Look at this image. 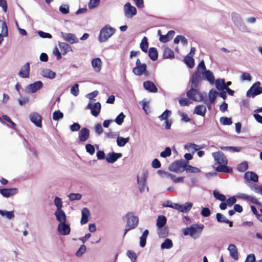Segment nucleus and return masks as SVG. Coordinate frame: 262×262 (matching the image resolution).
Wrapping results in <instances>:
<instances>
[{"label":"nucleus","mask_w":262,"mask_h":262,"mask_svg":"<svg viewBox=\"0 0 262 262\" xmlns=\"http://www.w3.org/2000/svg\"><path fill=\"white\" fill-rule=\"evenodd\" d=\"M204 226L203 224H193L189 227L184 228L182 230L184 235H190L194 239L199 237L202 233Z\"/></svg>","instance_id":"obj_1"},{"label":"nucleus","mask_w":262,"mask_h":262,"mask_svg":"<svg viewBox=\"0 0 262 262\" xmlns=\"http://www.w3.org/2000/svg\"><path fill=\"white\" fill-rule=\"evenodd\" d=\"M115 29L109 25H105L100 30L98 39L101 42H105L115 32Z\"/></svg>","instance_id":"obj_2"},{"label":"nucleus","mask_w":262,"mask_h":262,"mask_svg":"<svg viewBox=\"0 0 262 262\" xmlns=\"http://www.w3.org/2000/svg\"><path fill=\"white\" fill-rule=\"evenodd\" d=\"M127 217V223L124 236L130 230L135 229L138 226L139 223V219L137 216L133 215V212H128L126 214Z\"/></svg>","instance_id":"obj_3"},{"label":"nucleus","mask_w":262,"mask_h":262,"mask_svg":"<svg viewBox=\"0 0 262 262\" xmlns=\"http://www.w3.org/2000/svg\"><path fill=\"white\" fill-rule=\"evenodd\" d=\"M133 73L136 76L148 75L146 64L144 63H141L139 58L136 60V67L133 69Z\"/></svg>","instance_id":"obj_4"},{"label":"nucleus","mask_w":262,"mask_h":262,"mask_svg":"<svg viewBox=\"0 0 262 262\" xmlns=\"http://www.w3.org/2000/svg\"><path fill=\"white\" fill-rule=\"evenodd\" d=\"M195 88H192L189 90L186 95L187 97L195 101H201L203 99V96L202 94L200 92Z\"/></svg>","instance_id":"obj_5"},{"label":"nucleus","mask_w":262,"mask_h":262,"mask_svg":"<svg viewBox=\"0 0 262 262\" xmlns=\"http://www.w3.org/2000/svg\"><path fill=\"white\" fill-rule=\"evenodd\" d=\"M260 82H256L254 83L251 88L247 91V96L248 97H255L256 95L262 93V87L260 86Z\"/></svg>","instance_id":"obj_6"},{"label":"nucleus","mask_w":262,"mask_h":262,"mask_svg":"<svg viewBox=\"0 0 262 262\" xmlns=\"http://www.w3.org/2000/svg\"><path fill=\"white\" fill-rule=\"evenodd\" d=\"M186 163L183 161H176L169 166V169L173 172H181L184 170Z\"/></svg>","instance_id":"obj_7"},{"label":"nucleus","mask_w":262,"mask_h":262,"mask_svg":"<svg viewBox=\"0 0 262 262\" xmlns=\"http://www.w3.org/2000/svg\"><path fill=\"white\" fill-rule=\"evenodd\" d=\"M124 10L125 15L127 18H132L137 14L136 8L133 6L129 3H127L125 4Z\"/></svg>","instance_id":"obj_8"},{"label":"nucleus","mask_w":262,"mask_h":262,"mask_svg":"<svg viewBox=\"0 0 262 262\" xmlns=\"http://www.w3.org/2000/svg\"><path fill=\"white\" fill-rule=\"evenodd\" d=\"M201 72L195 71L192 75L191 80V87L198 88L202 80Z\"/></svg>","instance_id":"obj_9"},{"label":"nucleus","mask_w":262,"mask_h":262,"mask_svg":"<svg viewBox=\"0 0 262 262\" xmlns=\"http://www.w3.org/2000/svg\"><path fill=\"white\" fill-rule=\"evenodd\" d=\"M212 156L217 163L220 164H228V160L225 155L221 151L212 153Z\"/></svg>","instance_id":"obj_10"},{"label":"nucleus","mask_w":262,"mask_h":262,"mask_svg":"<svg viewBox=\"0 0 262 262\" xmlns=\"http://www.w3.org/2000/svg\"><path fill=\"white\" fill-rule=\"evenodd\" d=\"M29 118L32 122H33L36 126L41 127L42 126L41 121L42 118L40 115L37 113H32Z\"/></svg>","instance_id":"obj_11"},{"label":"nucleus","mask_w":262,"mask_h":262,"mask_svg":"<svg viewBox=\"0 0 262 262\" xmlns=\"http://www.w3.org/2000/svg\"><path fill=\"white\" fill-rule=\"evenodd\" d=\"M147 178V173L144 172L141 177V180H139V176H137V182L139 185V189L140 192H143L145 188L146 185V179Z\"/></svg>","instance_id":"obj_12"},{"label":"nucleus","mask_w":262,"mask_h":262,"mask_svg":"<svg viewBox=\"0 0 262 262\" xmlns=\"http://www.w3.org/2000/svg\"><path fill=\"white\" fill-rule=\"evenodd\" d=\"M90 130L86 127H82L79 132V140L81 142H85L90 137Z\"/></svg>","instance_id":"obj_13"},{"label":"nucleus","mask_w":262,"mask_h":262,"mask_svg":"<svg viewBox=\"0 0 262 262\" xmlns=\"http://www.w3.org/2000/svg\"><path fill=\"white\" fill-rule=\"evenodd\" d=\"M17 191L18 190L16 188H3L0 189L1 194L5 198L10 197L16 194Z\"/></svg>","instance_id":"obj_14"},{"label":"nucleus","mask_w":262,"mask_h":262,"mask_svg":"<svg viewBox=\"0 0 262 262\" xmlns=\"http://www.w3.org/2000/svg\"><path fill=\"white\" fill-rule=\"evenodd\" d=\"M58 232L63 235H69L71 232L70 226L66 223L59 224L58 226Z\"/></svg>","instance_id":"obj_15"},{"label":"nucleus","mask_w":262,"mask_h":262,"mask_svg":"<svg viewBox=\"0 0 262 262\" xmlns=\"http://www.w3.org/2000/svg\"><path fill=\"white\" fill-rule=\"evenodd\" d=\"M30 74V64L26 62L18 73V75L21 78H28Z\"/></svg>","instance_id":"obj_16"},{"label":"nucleus","mask_w":262,"mask_h":262,"mask_svg":"<svg viewBox=\"0 0 262 262\" xmlns=\"http://www.w3.org/2000/svg\"><path fill=\"white\" fill-rule=\"evenodd\" d=\"M43 86L42 82L41 81H37L33 83L28 85L27 89L32 93L36 92Z\"/></svg>","instance_id":"obj_17"},{"label":"nucleus","mask_w":262,"mask_h":262,"mask_svg":"<svg viewBox=\"0 0 262 262\" xmlns=\"http://www.w3.org/2000/svg\"><path fill=\"white\" fill-rule=\"evenodd\" d=\"M121 153H115L114 152L108 153L106 157V160L108 163H113L122 157Z\"/></svg>","instance_id":"obj_18"},{"label":"nucleus","mask_w":262,"mask_h":262,"mask_svg":"<svg viewBox=\"0 0 262 262\" xmlns=\"http://www.w3.org/2000/svg\"><path fill=\"white\" fill-rule=\"evenodd\" d=\"M54 214L59 224L66 223L67 216L63 210H56Z\"/></svg>","instance_id":"obj_19"},{"label":"nucleus","mask_w":262,"mask_h":262,"mask_svg":"<svg viewBox=\"0 0 262 262\" xmlns=\"http://www.w3.org/2000/svg\"><path fill=\"white\" fill-rule=\"evenodd\" d=\"M143 86L144 89L149 92L156 93L158 91L155 84L150 81H146L143 83Z\"/></svg>","instance_id":"obj_20"},{"label":"nucleus","mask_w":262,"mask_h":262,"mask_svg":"<svg viewBox=\"0 0 262 262\" xmlns=\"http://www.w3.org/2000/svg\"><path fill=\"white\" fill-rule=\"evenodd\" d=\"M203 78L208 81L211 84L214 83L215 79L213 74L210 70H206L202 72Z\"/></svg>","instance_id":"obj_21"},{"label":"nucleus","mask_w":262,"mask_h":262,"mask_svg":"<svg viewBox=\"0 0 262 262\" xmlns=\"http://www.w3.org/2000/svg\"><path fill=\"white\" fill-rule=\"evenodd\" d=\"M61 35L63 38L70 43H74L78 41V39L73 34L62 33Z\"/></svg>","instance_id":"obj_22"},{"label":"nucleus","mask_w":262,"mask_h":262,"mask_svg":"<svg viewBox=\"0 0 262 262\" xmlns=\"http://www.w3.org/2000/svg\"><path fill=\"white\" fill-rule=\"evenodd\" d=\"M238 197L242 199L249 201L254 204L257 205H260V203L258 201V200L255 197L251 196L250 195H248L244 193L240 194Z\"/></svg>","instance_id":"obj_23"},{"label":"nucleus","mask_w":262,"mask_h":262,"mask_svg":"<svg viewBox=\"0 0 262 262\" xmlns=\"http://www.w3.org/2000/svg\"><path fill=\"white\" fill-rule=\"evenodd\" d=\"M228 250L230 252V256L234 259L237 260L238 258L237 249L234 244H230L228 246Z\"/></svg>","instance_id":"obj_24"},{"label":"nucleus","mask_w":262,"mask_h":262,"mask_svg":"<svg viewBox=\"0 0 262 262\" xmlns=\"http://www.w3.org/2000/svg\"><path fill=\"white\" fill-rule=\"evenodd\" d=\"M81 215L80 223L83 225L88 222V218L90 215L89 210L87 208H83L81 210Z\"/></svg>","instance_id":"obj_25"},{"label":"nucleus","mask_w":262,"mask_h":262,"mask_svg":"<svg viewBox=\"0 0 262 262\" xmlns=\"http://www.w3.org/2000/svg\"><path fill=\"white\" fill-rule=\"evenodd\" d=\"M245 179L247 180L257 182L258 181V177L256 173L252 171H247L245 173Z\"/></svg>","instance_id":"obj_26"},{"label":"nucleus","mask_w":262,"mask_h":262,"mask_svg":"<svg viewBox=\"0 0 262 262\" xmlns=\"http://www.w3.org/2000/svg\"><path fill=\"white\" fill-rule=\"evenodd\" d=\"M227 164H222L219 165L215 168V170L217 172H222L225 173H232V169L227 166Z\"/></svg>","instance_id":"obj_27"},{"label":"nucleus","mask_w":262,"mask_h":262,"mask_svg":"<svg viewBox=\"0 0 262 262\" xmlns=\"http://www.w3.org/2000/svg\"><path fill=\"white\" fill-rule=\"evenodd\" d=\"M207 112L206 107L204 105H196L194 110V113L204 117Z\"/></svg>","instance_id":"obj_28"},{"label":"nucleus","mask_w":262,"mask_h":262,"mask_svg":"<svg viewBox=\"0 0 262 262\" xmlns=\"http://www.w3.org/2000/svg\"><path fill=\"white\" fill-rule=\"evenodd\" d=\"M59 47L63 55H66L69 52L72 51L71 46L66 42L59 43Z\"/></svg>","instance_id":"obj_29"},{"label":"nucleus","mask_w":262,"mask_h":262,"mask_svg":"<svg viewBox=\"0 0 262 262\" xmlns=\"http://www.w3.org/2000/svg\"><path fill=\"white\" fill-rule=\"evenodd\" d=\"M101 64L102 62L99 58H94L92 61V67L97 72H99L101 70Z\"/></svg>","instance_id":"obj_30"},{"label":"nucleus","mask_w":262,"mask_h":262,"mask_svg":"<svg viewBox=\"0 0 262 262\" xmlns=\"http://www.w3.org/2000/svg\"><path fill=\"white\" fill-rule=\"evenodd\" d=\"M41 75L45 77L53 79L55 77L56 73L49 69H46L42 71Z\"/></svg>","instance_id":"obj_31"},{"label":"nucleus","mask_w":262,"mask_h":262,"mask_svg":"<svg viewBox=\"0 0 262 262\" xmlns=\"http://www.w3.org/2000/svg\"><path fill=\"white\" fill-rule=\"evenodd\" d=\"M101 111V104L99 102H96L94 103L92 108L91 113L95 116L97 117Z\"/></svg>","instance_id":"obj_32"},{"label":"nucleus","mask_w":262,"mask_h":262,"mask_svg":"<svg viewBox=\"0 0 262 262\" xmlns=\"http://www.w3.org/2000/svg\"><path fill=\"white\" fill-rule=\"evenodd\" d=\"M163 57L165 59L173 58L174 57V52L171 49L166 47L164 50Z\"/></svg>","instance_id":"obj_33"},{"label":"nucleus","mask_w":262,"mask_h":262,"mask_svg":"<svg viewBox=\"0 0 262 262\" xmlns=\"http://www.w3.org/2000/svg\"><path fill=\"white\" fill-rule=\"evenodd\" d=\"M158 51L156 48H150L148 51V56L149 58L153 61H155L158 59Z\"/></svg>","instance_id":"obj_34"},{"label":"nucleus","mask_w":262,"mask_h":262,"mask_svg":"<svg viewBox=\"0 0 262 262\" xmlns=\"http://www.w3.org/2000/svg\"><path fill=\"white\" fill-rule=\"evenodd\" d=\"M192 207V204L191 203L186 202L184 204L180 205L179 211L182 212H187L191 209Z\"/></svg>","instance_id":"obj_35"},{"label":"nucleus","mask_w":262,"mask_h":262,"mask_svg":"<svg viewBox=\"0 0 262 262\" xmlns=\"http://www.w3.org/2000/svg\"><path fill=\"white\" fill-rule=\"evenodd\" d=\"M149 234L148 230H145L140 238V246L144 247L146 243V239Z\"/></svg>","instance_id":"obj_36"},{"label":"nucleus","mask_w":262,"mask_h":262,"mask_svg":"<svg viewBox=\"0 0 262 262\" xmlns=\"http://www.w3.org/2000/svg\"><path fill=\"white\" fill-rule=\"evenodd\" d=\"M166 223V218L164 215H159L157 221V226L158 228H161L164 226Z\"/></svg>","instance_id":"obj_37"},{"label":"nucleus","mask_w":262,"mask_h":262,"mask_svg":"<svg viewBox=\"0 0 262 262\" xmlns=\"http://www.w3.org/2000/svg\"><path fill=\"white\" fill-rule=\"evenodd\" d=\"M2 34H0V43L3 40V36H8V27L5 22L2 23Z\"/></svg>","instance_id":"obj_38"},{"label":"nucleus","mask_w":262,"mask_h":262,"mask_svg":"<svg viewBox=\"0 0 262 262\" xmlns=\"http://www.w3.org/2000/svg\"><path fill=\"white\" fill-rule=\"evenodd\" d=\"M184 62L190 68H193L194 66V60L191 56H186L184 58Z\"/></svg>","instance_id":"obj_39"},{"label":"nucleus","mask_w":262,"mask_h":262,"mask_svg":"<svg viewBox=\"0 0 262 262\" xmlns=\"http://www.w3.org/2000/svg\"><path fill=\"white\" fill-rule=\"evenodd\" d=\"M140 48L144 52H147L148 43L147 39L145 36H144L142 39L141 42L140 43Z\"/></svg>","instance_id":"obj_40"},{"label":"nucleus","mask_w":262,"mask_h":262,"mask_svg":"<svg viewBox=\"0 0 262 262\" xmlns=\"http://www.w3.org/2000/svg\"><path fill=\"white\" fill-rule=\"evenodd\" d=\"M129 141V138H123L122 137H118L117 139V145L119 147L124 146Z\"/></svg>","instance_id":"obj_41"},{"label":"nucleus","mask_w":262,"mask_h":262,"mask_svg":"<svg viewBox=\"0 0 262 262\" xmlns=\"http://www.w3.org/2000/svg\"><path fill=\"white\" fill-rule=\"evenodd\" d=\"M216 88L219 91L224 90L225 80L223 79H218L215 81Z\"/></svg>","instance_id":"obj_42"},{"label":"nucleus","mask_w":262,"mask_h":262,"mask_svg":"<svg viewBox=\"0 0 262 262\" xmlns=\"http://www.w3.org/2000/svg\"><path fill=\"white\" fill-rule=\"evenodd\" d=\"M173 246L172 241L168 238L166 239L163 243L161 245L162 249H170Z\"/></svg>","instance_id":"obj_43"},{"label":"nucleus","mask_w":262,"mask_h":262,"mask_svg":"<svg viewBox=\"0 0 262 262\" xmlns=\"http://www.w3.org/2000/svg\"><path fill=\"white\" fill-rule=\"evenodd\" d=\"M220 148L224 150H231L232 152H239L241 149V147H233V146H221Z\"/></svg>","instance_id":"obj_44"},{"label":"nucleus","mask_w":262,"mask_h":262,"mask_svg":"<svg viewBox=\"0 0 262 262\" xmlns=\"http://www.w3.org/2000/svg\"><path fill=\"white\" fill-rule=\"evenodd\" d=\"M247 184H248V186L249 187V188L252 190H253L255 192L258 193H259V192H260L261 187H260V186L257 185L256 184L251 183V182H249Z\"/></svg>","instance_id":"obj_45"},{"label":"nucleus","mask_w":262,"mask_h":262,"mask_svg":"<svg viewBox=\"0 0 262 262\" xmlns=\"http://www.w3.org/2000/svg\"><path fill=\"white\" fill-rule=\"evenodd\" d=\"M248 167V163L246 161H244L239 164L237 166V169L241 172H245Z\"/></svg>","instance_id":"obj_46"},{"label":"nucleus","mask_w":262,"mask_h":262,"mask_svg":"<svg viewBox=\"0 0 262 262\" xmlns=\"http://www.w3.org/2000/svg\"><path fill=\"white\" fill-rule=\"evenodd\" d=\"M0 214L3 216H6L8 219H12L14 217L12 211L0 210Z\"/></svg>","instance_id":"obj_47"},{"label":"nucleus","mask_w":262,"mask_h":262,"mask_svg":"<svg viewBox=\"0 0 262 262\" xmlns=\"http://www.w3.org/2000/svg\"><path fill=\"white\" fill-rule=\"evenodd\" d=\"M185 170L187 172L198 173L200 171V169L198 168L193 167L191 165H187L186 164V167H185Z\"/></svg>","instance_id":"obj_48"},{"label":"nucleus","mask_w":262,"mask_h":262,"mask_svg":"<svg viewBox=\"0 0 262 262\" xmlns=\"http://www.w3.org/2000/svg\"><path fill=\"white\" fill-rule=\"evenodd\" d=\"M54 204L57 207V210H61L62 207V201L61 199L56 196L54 200Z\"/></svg>","instance_id":"obj_49"},{"label":"nucleus","mask_w":262,"mask_h":262,"mask_svg":"<svg viewBox=\"0 0 262 262\" xmlns=\"http://www.w3.org/2000/svg\"><path fill=\"white\" fill-rule=\"evenodd\" d=\"M52 117L54 120H58L63 117V114L59 110L56 111L53 113Z\"/></svg>","instance_id":"obj_50"},{"label":"nucleus","mask_w":262,"mask_h":262,"mask_svg":"<svg viewBox=\"0 0 262 262\" xmlns=\"http://www.w3.org/2000/svg\"><path fill=\"white\" fill-rule=\"evenodd\" d=\"M221 123L225 125H229L232 123L231 118L226 117H222L220 118Z\"/></svg>","instance_id":"obj_51"},{"label":"nucleus","mask_w":262,"mask_h":262,"mask_svg":"<svg viewBox=\"0 0 262 262\" xmlns=\"http://www.w3.org/2000/svg\"><path fill=\"white\" fill-rule=\"evenodd\" d=\"M125 116L123 113H120L116 118L115 119V122L118 125H121L124 121V119Z\"/></svg>","instance_id":"obj_52"},{"label":"nucleus","mask_w":262,"mask_h":262,"mask_svg":"<svg viewBox=\"0 0 262 262\" xmlns=\"http://www.w3.org/2000/svg\"><path fill=\"white\" fill-rule=\"evenodd\" d=\"M213 195L214 198L218 200L221 201H225L226 200V197L223 194L220 193L218 191H214Z\"/></svg>","instance_id":"obj_53"},{"label":"nucleus","mask_w":262,"mask_h":262,"mask_svg":"<svg viewBox=\"0 0 262 262\" xmlns=\"http://www.w3.org/2000/svg\"><path fill=\"white\" fill-rule=\"evenodd\" d=\"M171 154V148L169 147H166L165 150L160 153V156L163 158L169 157Z\"/></svg>","instance_id":"obj_54"},{"label":"nucleus","mask_w":262,"mask_h":262,"mask_svg":"<svg viewBox=\"0 0 262 262\" xmlns=\"http://www.w3.org/2000/svg\"><path fill=\"white\" fill-rule=\"evenodd\" d=\"M170 114L171 111L166 110L160 116H159V118L161 120H167Z\"/></svg>","instance_id":"obj_55"},{"label":"nucleus","mask_w":262,"mask_h":262,"mask_svg":"<svg viewBox=\"0 0 262 262\" xmlns=\"http://www.w3.org/2000/svg\"><path fill=\"white\" fill-rule=\"evenodd\" d=\"M69 198L70 201L79 200L81 199V195L79 193H71Z\"/></svg>","instance_id":"obj_56"},{"label":"nucleus","mask_w":262,"mask_h":262,"mask_svg":"<svg viewBox=\"0 0 262 262\" xmlns=\"http://www.w3.org/2000/svg\"><path fill=\"white\" fill-rule=\"evenodd\" d=\"M158 234L161 237H165L168 234V230L167 228H160L158 231Z\"/></svg>","instance_id":"obj_57"},{"label":"nucleus","mask_w":262,"mask_h":262,"mask_svg":"<svg viewBox=\"0 0 262 262\" xmlns=\"http://www.w3.org/2000/svg\"><path fill=\"white\" fill-rule=\"evenodd\" d=\"M71 93L75 96L79 94V85L75 84L71 89Z\"/></svg>","instance_id":"obj_58"},{"label":"nucleus","mask_w":262,"mask_h":262,"mask_svg":"<svg viewBox=\"0 0 262 262\" xmlns=\"http://www.w3.org/2000/svg\"><path fill=\"white\" fill-rule=\"evenodd\" d=\"M86 151L89 152L91 155H93L95 151L94 146L91 144H87L85 145Z\"/></svg>","instance_id":"obj_59"},{"label":"nucleus","mask_w":262,"mask_h":262,"mask_svg":"<svg viewBox=\"0 0 262 262\" xmlns=\"http://www.w3.org/2000/svg\"><path fill=\"white\" fill-rule=\"evenodd\" d=\"M206 70H207L206 68V66L205 65L204 61V60H202L199 64L198 68H197V70L196 71H199V72L202 73Z\"/></svg>","instance_id":"obj_60"},{"label":"nucleus","mask_w":262,"mask_h":262,"mask_svg":"<svg viewBox=\"0 0 262 262\" xmlns=\"http://www.w3.org/2000/svg\"><path fill=\"white\" fill-rule=\"evenodd\" d=\"M168 177L172 180L174 183H180L183 181V177L177 178L174 175L169 174Z\"/></svg>","instance_id":"obj_61"},{"label":"nucleus","mask_w":262,"mask_h":262,"mask_svg":"<svg viewBox=\"0 0 262 262\" xmlns=\"http://www.w3.org/2000/svg\"><path fill=\"white\" fill-rule=\"evenodd\" d=\"M241 79L242 81H251L252 79V77L248 73H243L241 76Z\"/></svg>","instance_id":"obj_62"},{"label":"nucleus","mask_w":262,"mask_h":262,"mask_svg":"<svg viewBox=\"0 0 262 262\" xmlns=\"http://www.w3.org/2000/svg\"><path fill=\"white\" fill-rule=\"evenodd\" d=\"M100 3V0H90L89 3V7L90 9L97 7Z\"/></svg>","instance_id":"obj_63"},{"label":"nucleus","mask_w":262,"mask_h":262,"mask_svg":"<svg viewBox=\"0 0 262 262\" xmlns=\"http://www.w3.org/2000/svg\"><path fill=\"white\" fill-rule=\"evenodd\" d=\"M179 102L180 104L182 106H188L190 103L188 99L186 98H182L180 99L179 100Z\"/></svg>","instance_id":"obj_64"}]
</instances>
